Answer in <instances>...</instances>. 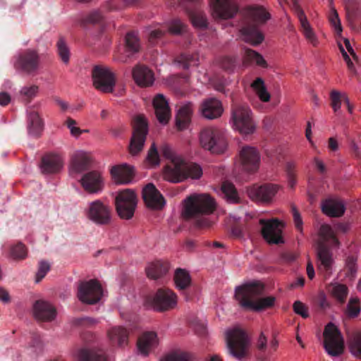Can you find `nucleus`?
<instances>
[{
	"instance_id": "nucleus-1",
	"label": "nucleus",
	"mask_w": 361,
	"mask_h": 361,
	"mask_svg": "<svg viewBox=\"0 0 361 361\" xmlns=\"http://www.w3.org/2000/svg\"><path fill=\"white\" fill-rule=\"evenodd\" d=\"M161 152L164 157L169 159L164 169V178L171 183H180L188 178L198 179L202 175L201 167L195 163L186 162L176 155L168 145H163Z\"/></svg>"
},
{
	"instance_id": "nucleus-2",
	"label": "nucleus",
	"mask_w": 361,
	"mask_h": 361,
	"mask_svg": "<svg viewBox=\"0 0 361 361\" xmlns=\"http://www.w3.org/2000/svg\"><path fill=\"white\" fill-rule=\"evenodd\" d=\"M184 202L182 215L185 220L192 221L199 228L211 226L212 221L207 216L215 210L216 202L210 195L194 194L188 197Z\"/></svg>"
},
{
	"instance_id": "nucleus-3",
	"label": "nucleus",
	"mask_w": 361,
	"mask_h": 361,
	"mask_svg": "<svg viewBox=\"0 0 361 361\" xmlns=\"http://www.w3.org/2000/svg\"><path fill=\"white\" fill-rule=\"evenodd\" d=\"M264 286L259 281L245 283L235 288V298L240 305L245 310L260 312L274 305L276 298L268 296L255 300L264 293Z\"/></svg>"
},
{
	"instance_id": "nucleus-4",
	"label": "nucleus",
	"mask_w": 361,
	"mask_h": 361,
	"mask_svg": "<svg viewBox=\"0 0 361 361\" xmlns=\"http://www.w3.org/2000/svg\"><path fill=\"white\" fill-rule=\"evenodd\" d=\"M270 17V14L260 6L250 7L245 11L240 29L243 39L253 46L261 44L264 37L259 27Z\"/></svg>"
},
{
	"instance_id": "nucleus-5",
	"label": "nucleus",
	"mask_w": 361,
	"mask_h": 361,
	"mask_svg": "<svg viewBox=\"0 0 361 361\" xmlns=\"http://www.w3.org/2000/svg\"><path fill=\"white\" fill-rule=\"evenodd\" d=\"M226 345L230 355L238 360H243L249 355L250 340L246 333L234 328L226 332Z\"/></svg>"
},
{
	"instance_id": "nucleus-6",
	"label": "nucleus",
	"mask_w": 361,
	"mask_h": 361,
	"mask_svg": "<svg viewBox=\"0 0 361 361\" xmlns=\"http://www.w3.org/2000/svg\"><path fill=\"white\" fill-rule=\"evenodd\" d=\"M319 235L323 238V240L319 241L317 244V257L321 262V266L324 267L325 271L329 272L331 270L333 259L332 254L326 245V242L330 241L334 246H338L340 243L334 235L331 227L328 224L321 226Z\"/></svg>"
},
{
	"instance_id": "nucleus-7",
	"label": "nucleus",
	"mask_w": 361,
	"mask_h": 361,
	"mask_svg": "<svg viewBox=\"0 0 361 361\" xmlns=\"http://www.w3.org/2000/svg\"><path fill=\"white\" fill-rule=\"evenodd\" d=\"M200 142L202 148L213 154L223 153L227 147L224 132L214 127L205 128L200 132Z\"/></svg>"
},
{
	"instance_id": "nucleus-8",
	"label": "nucleus",
	"mask_w": 361,
	"mask_h": 361,
	"mask_svg": "<svg viewBox=\"0 0 361 361\" xmlns=\"http://www.w3.org/2000/svg\"><path fill=\"white\" fill-rule=\"evenodd\" d=\"M85 214L87 219L97 226H109L112 221L111 206L100 200L89 202L85 209Z\"/></svg>"
},
{
	"instance_id": "nucleus-9",
	"label": "nucleus",
	"mask_w": 361,
	"mask_h": 361,
	"mask_svg": "<svg viewBox=\"0 0 361 361\" xmlns=\"http://www.w3.org/2000/svg\"><path fill=\"white\" fill-rule=\"evenodd\" d=\"M145 303L155 311L166 312L176 307L177 295L170 289L159 288L155 293L147 296Z\"/></svg>"
},
{
	"instance_id": "nucleus-10",
	"label": "nucleus",
	"mask_w": 361,
	"mask_h": 361,
	"mask_svg": "<svg viewBox=\"0 0 361 361\" xmlns=\"http://www.w3.org/2000/svg\"><path fill=\"white\" fill-rule=\"evenodd\" d=\"M231 121L233 126L242 134H252L255 130L251 111L246 104L234 105L233 106Z\"/></svg>"
},
{
	"instance_id": "nucleus-11",
	"label": "nucleus",
	"mask_w": 361,
	"mask_h": 361,
	"mask_svg": "<svg viewBox=\"0 0 361 361\" xmlns=\"http://www.w3.org/2000/svg\"><path fill=\"white\" fill-rule=\"evenodd\" d=\"M133 129L128 149L130 154L135 156L143 149L148 134V124L143 116L139 115L134 118Z\"/></svg>"
},
{
	"instance_id": "nucleus-12",
	"label": "nucleus",
	"mask_w": 361,
	"mask_h": 361,
	"mask_svg": "<svg viewBox=\"0 0 361 361\" xmlns=\"http://www.w3.org/2000/svg\"><path fill=\"white\" fill-rule=\"evenodd\" d=\"M137 196L130 189L120 191L116 197L115 204L118 215L123 219H130L137 206Z\"/></svg>"
},
{
	"instance_id": "nucleus-13",
	"label": "nucleus",
	"mask_w": 361,
	"mask_h": 361,
	"mask_svg": "<svg viewBox=\"0 0 361 361\" xmlns=\"http://www.w3.org/2000/svg\"><path fill=\"white\" fill-rule=\"evenodd\" d=\"M92 78L94 87L104 93L114 91L116 85V77L107 67L97 65L92 70Z\"/></svg>"
},
{
	"instance_id": "nucleus-14",
	"label": "nucleus",
	"mask_w": 361,
	"mask_h": 361,
	"mask_svg": "<svg viewBox=\"0 0 361 361\" xmlns=\"http://www.w3.org/2000/svg\"><path fill=\"white\" fill-rule=\"evenodd\" d=\"M324 346L331 356H338L343 352L344 344L341 334L332 323L328 324L324 331Z\"/></svg>"
},
{
	"instance_id": "nucleus-15",
	"label": "nucleus",
	"mask_w": 361,
	"mask_h": 361,
	"mask_svg": "<svg viewBox=\"0 0 361 361\" xmlns=\"http://www.w3.org/2000/svg\"><path fill=\"white\" fill-rule=\"evenodd\" d=\"M77 295L83 303L95 304L102 296V286L96 279L80 281L78 286Z\"/></svg>"
},
{
	"instance_id": "nucleus-16",
	"label": "nucleus",
	"mask_w": 361,
	"mask_h": 361,
	"mask_svg": "<svg viewBox=\"0 0 361 361\" xmlns=\"http://www.w3.org/2000/svg\"><path fill=\"white\" fill-rule=\"evenodd\" d=\"M39 63L40 59L37 51L33 49H26L19 54L14 63V67L16 70L30 74L38 70Z\"/></svg>"
},
{
	"instance_id": "nucleus-17",
	"label": "nucleus",
	"mask_w": 361,
	"mask_h": 361,
	"mask_svg": "<svg viewBox=\"0 0 361 361\" xmlns=\"http://www.w3.org/2000/svg\"><path fill=\"white\" fill-rule=\"evenodd\" d=\"M210 5L215 19H230L238 11L235 0H210Z\"/></svg>"
},
{
	"instance_id": "nucleus-18",
	"label": "nucleus",
	"mask_w": 361,
	"mask_h": 361,
	"mask_svg": "<svg viewBox=\"0 0 361 361\" xmlns=\"http://www.w3.org/2000/svg\"><path fill=\"white\" fill-rule=\"evenodd\" d=\"M259 224L262 226V235L270 244H280L283 243L282 233L283 224L277 219L266 221L260 219Z\"/></svg>"
},
{
	"instance_id": "nucleus-19",
	"label": "nucleus",
	"mask_w": 361,
	"mask_h": 361,
	"mask_svg": "<svg viewBox=\"0 0 361 361\" xmlns=\"http://www.w3.org/2000/svg\"><path fill=\"white\" fill-rule=\"evenodd\" d=\"M239 159L243 171L254 173L258 170L260 164V154L255 147H243L239 152Z\"/></svg>"
},
{
	"instance_id": "nucleus-20",
	"label": "nucleus",
	"mask_w": 361,
	"mask_h": 361,
	"mask_svg": "<svg viewBox=\"0 0 361 361\" xmlns=\"http://www.w3.org/2000/svg\"><path fill=\"white\" fill-rule=\"evenodd\" d=\"M279 189V185L271 183H267L262 185H254L250 188L247 192L249 197L255 201L269 202L275 196Z\"/></svg>"
},
{
	"instance_id": "nucleus-21",
	"label": "nucleus",
	"mask_w": 361,
	"mask_h": 361,
	"mask_svg": "<svg viewBox=\"0 0 361 361\" xmlns=\"http://www.w3.org/2000/svg\"><path fill=\"white\" fill-rule=\"evenodd\" d=\"M80 181L82 188L92 194L101 192L104 185L102 173L95 170L85 173Z\"/></svg>"
},
{
	"instance_id": "nucleus-22",
	"label": "nucleus",
	"mask_w": 361,
	"mask_h": 361,
	"mask_svg": "<svg viewBox=\"0 0 361 361\" xmlns=\"http://www.w3.org/2000/svg\"><path fill=\"white\" fill-rule=\"evenodd\" d=\"M142 198L146 205L152 209H161L165 204L164 197L153 183H148L143 188Z\"/></svg>"
},
{
	"instance_id": "nucleus-23",
	"label": "nucleus",
	"mask_w": 361,
	"mask_h": 361,
	"mask_svg": "<svg viewBox=\"0 0 361 361\" xmlns=\"http://www.w3.org/2000/svg\"><path fill=\"white\" fill-rule=\"evenodd\" d=\"M140 43L136 32H128L125 37L124 53L116 56V59L122 63H127L128 59L140 51Z\"/></svg>"
},
{
	"instance_id": "nucleus-24",
	"label": "nucleus",
	"mask_w": 361,
	"mask_h": 361,
	"mask_svg": "<svg viewBox=\"0 0 361 361\" xmlns=\"http://www.w3.org/2000/svg\"><path fill=\"white\" fill-rule=\"evenodd\" d=\"M92 159L90 154L86 152L78 151L71 157L70 173H80L87 171L91 166Z\"/></svg>"
},
{
	"instance_id": "nucleus-25",
	"label": "nucleus",
	"mask_w": 361,
	"mask_h": 361,
	"mask_svg": "<svg viewBox=\"0 0 361 361\" xmlns=\"http://www.w3.org/2000/svg\"><path fill=\"white\" fill-rule=\"evenodd\" d=\"M63 166V159L61 155L49 153L42 158L41 169L43 173H59Z\"/></svg>"
},
{
	"instance_id": "nucleus-26",
	"label": "nucleus",
	"mask_w": 361,
	"mask_h": 361,
	"mask_svg": "<svg viewBox=\"0 0 361 361\" xmlns=\"http://www.w3.org/2000/svg\"><path fill=\"white\" fill-rule=\"evenodd\" d=\"M110 172L112 178L118 184L130 183L135 175L133 167L127 164L114 166Z\"/></svg>"
},
{
	"instance_id": "nucleus-27",
	"label": "nucleus",
	"mask_w": 361,
	"mask_h": 361,
	"mask_svg": "<svg viewBox=\"0 0 361 361\" xmlns=\"http://www.w3.org/2000/svg\"><path fill=\"white\" fill-rule=\"evenodd\" d=\"M132 74L135 82L140 87H149L154 83V73L146 66L137 65L133 69Z\"/></svg>"
},
{
	"instance_id": "nucleus-28",
	"label": "nucleus",
	"mask_w": 361,
	"mask_h": 361,
	"mask_svg": "<svg viewBox=\"0 0 361 361\" xmlns=\"http://www.w3.org/2000/svg\"><path fill=\"white\" fill-rule=\"evenodd\" d=\"M202 116L208 119H214L220 117L223 113L221 102L214 98L204 99L200 107Z\"/></svg>"
},
{
	"instance_id": "nucleus-29",
	"label": "nucleus",
	"mask_w": 361,
	"mask_h": 361,
	"mask_svg": "<svg viewBox=\"0 0 361 361\" xmlns=\"http://www.w3.org/2000/svg\"><path fill=\"white\" fill-rule=\"evenodd\" d=\"M156 117L161 124H166L171 117V110L163 94H157L153 100Z\"/></svg>"
},
{
	"instance_id": "nucleus-30",
	"label": "nucleus",
	"mask_w": 361,
	"mask_h": 361,
	"mask_svg": "<svg viewBox=\"0 0 361 361\" xmlns=\"http://www.w3.org/2000/svg\"><path fill=\"white\" fill-rule=\"evenodd\" d=\"M78 361H109L105 353L101 349L78 348L74 353Z\"/></svg>"
},
{
	"instance_id": "nucleus-31",
	"label": "nucleus",
	"mask_w": 361,
	"mask_h": 361,
	"mask_svg": "<svg viewBox=\"0 0 361 361\" xmlns=\"http://www.w3.org/2000/svg\"><path fill=\"white\" fill-rule=\"evenodd\" d=\"M157 335L154 331L143 333L137 339V348L140 353L147 356L151 350L158 345Z\"/></svg>"
},
{
	"instance_id": "nucleus-32",
	"label": "nucleus",
	"mask_w": 361,
	"mask_h": 361,
	"mask_svg": "<svg viewBox=\"0 0 361 361\" xmlns=\"http://www.w3.org/2000/svg\"><path fill=\"white\" fill-rule=\"evenodd\" d=\"M34 315L40 321H51L56 317V310L48 302L37 300L33 306Z\"/></svg>"
},
{
	"instance_id": "nucleus-33",
	"label": "nucleus",
	"mask_w": 361,
	"mask_h": 361,
	"mask_svg": "<svg viewBox=\"0 0 361 361\" xmlns=\"http://www.w3.org/2000/svg\"><path fill=\"white\" fill-rule=\"evenodd\" d=\"M192 111L193 107L191 103L184 104L179 108L176 116V125L178 130H183L188 127L191 121Z\"/></svg>"
},
{
	"instance_id": "nucleus-34",
	"label": "nucleus",
	"mask_w": 361,
	"mask_h": 361,
	"mask_svg": "<svg viewBox=\"0 0 361 361\" xmlns=\"http://www.w3.org/2000/svg\"><path fill=\"white\" fill-rule=\"evenodd\" d=\"M322 212L331 217L341 216L345 211V207L343 202L338 200H328L322 204Z\"/></svg>"
},
{
	"instance_id": "nucleus-35",
	"label": "nucleus",
	"mask_w": 361,
	"mask_h": 361,
	"mask_svg": "<svg viewBox=\"0 0 361 361\" xmlns=\"http://www.w3.org/2000/svg\"><path fill=\"white\" fill-rule=\"evenodd\" d=\"M108 336L112 345L123 347L128 341V332L122 326H115L108 331Z\"/></svg>"
},
{
	"instance_id": "nucleus-36",
	"label": "nucleus",
	"mask_w": 361,
	"mask_h": 361,
	"mask_svg": "<svg viewBox=\"0 0 361 361\" xmlns=\"http://www.w3.org/2000/svg\"><path fill=\"white\" fill-rule=\"evenodd\" d=\"M169 271V264L161 261H157L155 262L149 264L146 268V273L147 276L152 279H159Z\"/></svg>"
},
{
	"instance_id": "nucleus-37",
	"label": "nucleus",
	"mask_w": 361,
	"mask_h": 361,
	"mask_svg": "<svg viewBox=\"0 0 361 361\" xmlns=\"http://www.w3.org/2000/svg\"><path fill=\"white\" fill-rule=\"evenodd\" d=\"M327 291L341 305L345 303L348 295V287L338 283H330L327 286Z\"/></svg>"
},
{
	"instance_id": "nucleus-38",
	"label": "nucleus",
	"mask_w": 361,
	"mask_h": 361,
	"mask_svg": "<svg viewBox=\"0 0 361 361\" xmlns=\"http://www.w3.org/2000/svg\"><path fill=\"white\" fill-rule=\"evenodd\" d=\"M297 16L300 20L302 31L305 35V37L314 45L315 46L317 44L316 37L310 26V24L307 20V18L305 15L304 11L297 6Z\"/></svg>"
},
{
	"instance_id": "nucleus-39",
	"label": "nucleus",
	"mask_w": 361,
	"mask_h": 361,
	"mask_svg": "<svg viewBox=\"0 0 361 361\" xmlns=\"http://www.w3.org/2000/svg\"><path fill=\"white\" fill-rule=\"evenodd\" d=\"M43 130V122L37 112L30 111L28 114V132L37 137Z\"/></svg>"
},
{
	"instance_id": "nucleus-40",
	"label": "nucleus",
	"mask_w": 361,
	"mask_h": 361,
	"mask_svg": "<svg viewBox=\"0 0 361 361\" xmlns=\"http://www.w3.org/2000/svg\"><path fill=\"white\" fill-rule=\"evenodd\" d=\"M176 287L181 290H185L190 285L191 279L189 274L184 269H178L174 275Z\"/></svg>"
},
{
	"instance_id": "nucleus-41",
	"label": "nucleus",
	"mask_w": 361,
	"mask_h": 361,
	"mask_svg": "<svg viewBox=\"0 0 361 361\" xmlns=\"http://www.w3.org/2000/svg\"><path fill=\"white\" fill-rule=\"evenodd\" d=\"M251 87L261 101L267 102L270 100V94L268 92L264 85V80L261 78H257L251 84Z\"/></svg>"
},
{
	"instance_id": "nucleus-42",
	"label": "nucleus",
	"mask_w": 361,
	"mask_h": 361,
	"mask_svg": "<svg viewBox=\"0 0 361 361\" xmlns=\"http://www.w3.org/2000/svg\"><path fill=\"white\" fill-rule=\"evenodd\" d=\"M221 191L224 197L229 203L238 202L239 197L234 185L230 182L225 181L221 185Z\"/></svg>"
},
{
	"instance_id": "nucleus-43",
	"label": "nucleus",
	"mask_w": 361,
	"mask_h": 361,
	"mask_svg": "<svg viewBox=\"0 0 361 361\" xmlns=\"http://www.w3.org/2000/svg\"><path fill=\"white\" fill-rule=\"evenodd\" d=\"M188 16L192 25L199 28H205L207 27V20L205 14L200 11L195 10L188 11Z\"/></svg>"
},
{
	"instance_id": "nucleus-44",
	"label": "nucleus",
	"mask_w": 361,
	"mask_h": 361,
	"mask_svg": "<svg viewBox=\"0 0 361 361\" xmlns=\"http://www.w3.org/2000/svg\"><path fill=\"white\" fill-rule=\"evenodd\" d=\"M244 63H255L257 65L265 68L267 63L263 56L257 51L247 49L245 52Z\"/></svg>"
},
{
	"instance_id": "nucleus-45",
	"label": "nucleus",
	"mask_w": 361,
	"mask_h": 361,
	"mask_svg": "<svg viewBox=\"0 0 361 361\" xmlns=\"http://www.w3.org/2000/svg\"><path fill=\"white\" fill-rule=\"evenodd\" d=\"M350 350L355 357H361V333L352 334L350 338Z\"/></svg>"
},
{
	"instance_id": "nucleus-46",
	"label": "nucleus",
	"mask_w": 361,
	"mask_h": 361,
	"mask_svg": "<svg viewBox=\"0 0 361 361\" xmlns=\"http://www.w3.org/2000/svg\"><path fill=\"white\" fill-rule=\"evenodd\" d=\"M177 61L184 69H188L190 66L197 65L198 56L197 54L183 53L177 58Z\"/></svg>"
},
{
	"instance_id": "nucleus-47",
	"label": "nucleus",
	"mask_w": 361,
	"mask_h": 361,
	"mask_svg": "<svg viewBox=\"0 0 361 361\" xmlns=\"http://www.w3.org/2000/svg\"><path fill=\"white\" fill-rule=\"evenodd\" d=\"M187 26L180 19L171 20L168 25V32L172 35H182L186 32Z\"/></svg>"
},
{
	"instance_id": "nucleus-48",
	"label": "nucleus",
	"mask_w": 361,
	"mask_h": 361,
	"mask_svg": "<svg viewBox=\"0 0 361 361\" xmlns=\"http://www.w3.org/2000/svg\"><path fill=\"white\" fill-rule=\"evenodd\" d=\"M10 257L16 260H22L27 257V248L21 243L13 245L10 249Z\"/></svg>"
},
{
	"instance_id": "nucleus-49",
	"label": "nucleus",
	"mask_w": 361,
	"mask_h": 361,
	"mask_svg": "<svg viewBox=\"0 0 361 361\" xmlns=\"http://www.w3.org/2000/svg\"><path fill=\"white\" fill-rule=\"evenodd\" d=\"M360 312V306L359 299L357 298H351L346 307V315L349 317L354 318L358 316Z\"/></svg>"
},
{
	"instance_id": "nucleus-50",
	"label": "nucleus",
	"mask_w": 361,
	"mask_h": 361,
	"mask_svg": "<svg viewBox=\"0 0 361 361\" xmlns=\"http://www.w3.org/2000/svg\"><path fill=\"white\" fill-rule=\"evenodd\" d=\"M58 54L61 61L67 64L70 59V50L63 38H60L56 44Z\"/></svg>"
},
{
	"instance_id": "nucleus-51",
	"label": "nucleus",
	"mask_w": 361,
	"mask_h": 361,
	"mask_svg": "<svg viewBox=\"0 0 361 361\" xmlns=\"http://www.w3.org/2000/svg\"><path fill=\"white\" fill-rule=\"evenodd\" d=\"M190 355L185 352H173L164 357L161 361H190Z\"/></svg>"
},
{
	"instance_id": "nucleus-52",
	"label": "nucleus",
	"mask_w": 361,
	"mask_h": 361,
	"mask_svg": "<svg viewBox=\"0 0 361 361\" xmlns=\"http://www.w3.org/2000/svg\"><path fill=\"white\" fill-rule=\"evenodd\" d=\"M219 64L224 70L231 72L236 66V59L233 57L224 56L220 59Z\"/></svg>"
},
{
	"instance_id": "nucleus-53",
	"label": "nucleus",
	"mask_w": 361,
	"mask_h": 361,
	"mask_svg": "<svg viewBox=\"0 0 361 361\" xmlns=\"http://www.w3.org/2000/svg\"><path fill=\"white\" fill-rule=\"evenodd\" d=\"M295 165L293 162H287L286 164V172L288 176V185L293 188L296 184V178L295 173Z\"/></svg>"
},
{
	"instance_id": "nucleus-54",
	"label": "nucleus",
	"mask_w": 361,
	"mask_h": 361,
	"mask_svg": "<svg viewBox=\"0 0 361 361\" xmlns=\"http://www.w3.org/2000/svg\"><path fill=\"white\" fill-rule=\"evenodd\" d=\"M103 16L98 11L91 12L85 19L82 20V24H99L102 22Z\"/></svg>"
},
{
	"instance_id": "nucleus-55",
	"label": "nucleus",
	"mask_w": 361,
	"mask_h": 361,
	"mask_svg": "<svg viewBox=\"0 0 361 361\" xmlns=\"http://www.w3.org/2000/svg\"><path fill=\"white\" fill-rule=\"evenodd\" d=\"M147 159L153 166H157L159 164V155L155 143L152 144L147 153Z\"/></svg>"
},
{
	"instance_id": "nucleus-56",
	"label": "nucleus",
	"mask_w": 361,
	"mask_h": 361,
	"mask_svg": "<svg viewBox=\"0 0 361 361\" xmlns=\"http://www.w3.org/2000/svg\"><path fill=\"white\" fill-rule=\"evenodd\" d=\"M50 270L49 264L44 260H42L39 262L38 270L36 274V282H39Z\"/></svg>"
},
{
	"instance_id": "nucleus-57",
	"label": "nucleus",
	"mask_w": 361,
	"mask_h": 361,
	"mask_svg": "<svg viewBox=\"0 0 361 361\" xmlns=\"http://www.w3.org/2000/svg\"><path fill=\"white\" fill-rule=\"evenodd\" d=\"M166 31L161 29H154L148 35V40L152 45H154L158 43L159 40L162 39L165 35Z\"/></svg>"
},
{
	"instance_id": "nucleus-58",
	"label": "nucleus",
	"mask_w": 361,
	"mask_h": 361,
	"mask_svg": "<svg viewBox=\"0 0 361 361\" xmlns=\"http://www.w3.org/2000/svg\"><path fill=\"white\" fill-rule=\"evenodd\" d=\"M329 20L337 32L340 33L342 32V27L340 19L338 18V14L334 8H331V13L329 15Z\"/></svg>"
},
{
	"instance_id": "nucleus-59",
	"label": "nucleus",
	"mask_w": 361,
	"mask_h": 361,
	"mask_svg": "<svg viewBox=\"0 0 361 361\" xmlns=\"http://www.w3.org/2000/svg\"><path fill=\"white\" fill-rule=\"evenodd\" d=\"M347 274L350 277H353L357 272L356 259L350 256L346 259Z\"/></svg>"
},
{
	"instance_id": "nucleus-60",
	"label": "nucleus",
	"mask_w": 361,
	"mask_h": 361,
	"mask_svg": "<svg viewBox=\"0 0 361 361\" xmlns=\"http://www.w3.org/2000/svg\"><path fill=\"white\" fill-rule=\"evenodd\" d=\"M330 98L331 100V106L334 111L336 112L341 105V94L336 90L331 91L330 94Z\"/></svg>"
},
{
	"instance_id": "nucleus-61",
	"label": "nucleus",
	"mask_w": 361,
	"mask_h": 361,
	"mask_svg": "<svg viewBox=\"0 0 361 361\" xmlns=\"http://www.w3.org/2000/svg\"><path fill=\"white\" fill-rule=\"evenodd\" d=\"M66 123L67 127L69 128V130L71 131V134L73 136L78 137L83 132H86L87 131V130H82L78 127H76L75 126V125L77 123L76 121L74 119L71 118H68L66 120Z\"/></svg>"
},
{
	"instance_id": "nucleus-62",
	"label": "nucleus",
	"mask_w": 361,
	"mask_h": 361,
	"mask_svg": "<svg viewBox=\"0 0 361 361\" xmlns=\"http://www.w3.org/2000/svg\"><path fill=\"white\" fill-rule=\"evenodd\" d=\"M294 312L300 315L303 318H307L309 314L307 312V307L302 302L298 300L293 303V305Z\"/></svg>"
},
{
	"instance_id": "nucleus-63",
	"label": "nucleus",
	"mask_w": 361,
	"mask_h": 361,
	"mask_svg": "<svg viewBox=\"0 0 361 361\" xmlns=\"http://www.w3.org/2000/svg\"><path fill=\"white\" fill-rule=\"evenodd\" d=\"M30 347L33 348L34 352L36 353H38L42 351V342L41 341L39 335H38L37 334H32Z\"/></svg>"
},
{
	"instance_id": "nucleus-64",
	"label": "nucleus",
	"mask_w": 361,
	"mask_h": 361,
	"mask_svg": "<svg viewBox=\"0 0 361 361\" xmlns=\"http://www.w3.org/2000/svg\"><path fill=\"white\" fill-rule=\"evenodd\" d=\"M38 91V87L32 85L29 87H25L21 90V94L27 97L28 101L33 98Z\"/></svg>"
}]
</instances>
